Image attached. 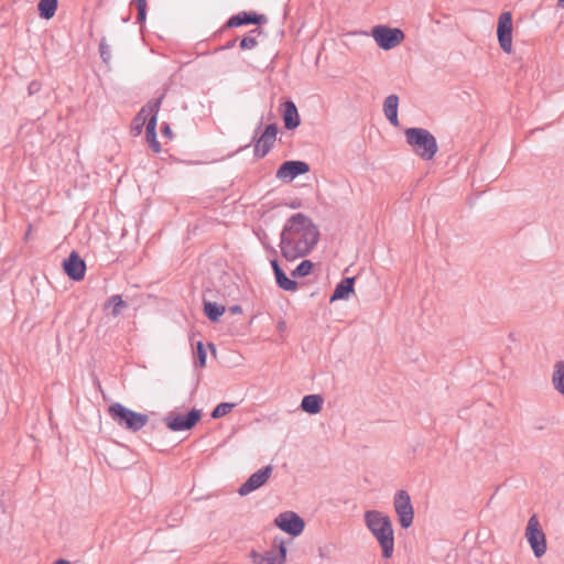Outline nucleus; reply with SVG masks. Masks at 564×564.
Wrapping results in <instances>:
<instances>
[{"mask_svg": "<svg viewBox=\"0 0 564 564\" xmlns=\"http://www.w3.org/2000/svg\"><path fill=\"white\" fill-rule=\"evenodd\" d=\"M237 41H238V37H235V39L228 41L225 45L220 46L218 50L219 51L230 50L236 45Z\"/></svg>", "mask_w": 564, "mask_h": 564, "instance_id": "f704fd0d", "label": "nucleus"}, {"mask_svg": "<svg viewBox=\"0 0 564 564\" xmlns=\"http://www.w3.org/2000/svg\"><path fill=\"white\" fill-rule=\"evenodd\" d=\"M263 33L260 26H257L250 30L239 42V46L241 50H253L259 44V36Z\"/></svg>", "mask_w": 564, "mask_h": 564, "instance_id": "4be33fe9", "label": "nucleus"}, {"mask_svg": "<svg viewBox=\"0 0 564 564\" xmlns=\"http://www.w3.org/2000/svg\"><path fill=\"white\" fill-rule=\"evenodd\" d=\"M271 267H272V270H273V273H275L276 271L279 270H282V268L280 267L279 262L276 259H273L271 260Z\"/></svg>", "mask_w": 564, "mask_h": 564, "instance_id": "e433bc0d", "label": "nucleus"}, {"mask_svg": "<svg viewBox=\"0 0 564 564\" xmlns=\"http://www.w3.org/2000/svg\"><path fill=\"white\" fill-rule=\"evenodd\" d=\"M235 403L221 402L219 403L212 412L213 419H219L226 414H228L234 408Z\"/></svg>", "mask_w": 564, "mask_h": 564, "instance_id": "c756f323", "label": "nucleus"}, {"mask_svg": "<svg viewBox=\"0 0 564 564\" xmlns=\"http://www.w3.org/2000/svg\"><path fill=\"white\" fill-rule=\"evenodd\" d=\"M196 355H197V360L195 361L196 366H198L200 368L205 367L207 354L204 348V344L202 341H198L196 345Z\"/></svg>", "mask_w": 564, "mask_h": 564, "instance_id": "2f4dec72", "label": "nucleus"}, {"mask_svg": "<svg viewBox=\"0 0 564 564\" xmlns=\"http://www.w3.org/2000/svg\"><path fill=\"white\" fill-rule=\"evenodd\" d=\"M271 251L275 254L276 253V250L274 248H270Z\"/></svg>", "mask_w": 564, "mask_h": 564, "instance_id": "37998d69", "label": "nucleus"}, {"mask_svg": "<svg viewBox=\"0 0 564 564\" xmlns=\"http://www.w3.org/2000/svg\"><path fill=\"white\" fill-rule=\"evenodd\" d=\"M355 278H344L335 288L330 302L348 299L349 294L354 292Z\"/></svg>", "mask_w": 564, "mask_h": 564, "instance_id": "6ab92c4d", "label": "nucleus"}, {"mask_svg": "<svg viewBox=\"0 0 564 564\" xmlns=\"http://www.w3.org/2000/svg\"><path fill=\"white\" fill-rule=\"evenodd\" d=\"M251 557L254 564H285L286 546L284 540L275 538L271 550L267 551L263 555L252 551Z\"/></svg>", "mask_w": 564, "mask_h": 564, "instance_id": "9d476101", "label": "nucleus"}, {"mask_svg": "<svg viewBox=\"0 0 564 564\" xmlns=\"http://www.w3.org/2000/svg\"><path fill=\"white\" fill-rule=\"evenodd\" d=\"M108 414L118 426L132 433L141 431L149 422L148 414L135 412L119 402L109 405Z\"/></svg>", "mask_w": 564, "mask_h": 564, "instance_id": "20e7f679", "label": "nucleus"}, {"mask_svg": "<svg viewBox=\"0 0 564 564\" xmlns=\"http://www.w3.org/2000/svg\"><path fill=\"white\" fill-rule=\"evenodd\" d=\"M314 263L310 260L301 261L296 268L291 272L293 278H304L312 272Z\"/></svg>", "mask_w": 564, "mask_h": 564, "instance_id": "cd10ccee", "label": "nucleus"}, {"mask_svg": "<svg viewBox=\"0 0 564 564\" xmlns=\"http://www.w3.org/2000/svg\"><path fill=\"white\" fill-rule=\"evenodd\" d=\"M163 132H164V133L170 132V127H169L167 124H166V126H165V128L163 129Z\"/></svg>", "mask_w": 564, "mask_h": 564, "instance_id": "79ce46f5", "label": "nucleus"}, {"mask_svg": "<svg viewBox=\"0 0 564 564\" xmlns=\"http://www.w3.org/2000/svg\"><path fill=\"white\" fill-rule=\"evenodd\" d=\"M99 54L102 62L107 65L110 64L111 61V53H110V46L108 45L106 37H102L99 43Z\"/></svg>", "mask_w": 564, "mask_h": 564, "instance_id": "7c9ffc66", "label": "nucleus"}, {"mask_svg": "<svg viewBox=\"0 0 564 564\" xmlns=\"http://www.w3.org/2000/svg\"><path fill=\"white\" fill-rule=\"evenodd\" d=\"M261 127H262V120L259 122V124L254 131L253 138H252V141L254 143L253 144L254 145L253 147V155L256 159H262L271 151V149L274 145V142L276 140V134H278L276 124L270 123L265 127L263 132L260 135H258Z\"/></svg>", "mask_w": 564, "mask_h": 564, "instance_id": "39448f33", "label": "nucleus"}, {"mask_svg": "<svg viewBox=\"0 0 564 564\" xmlns=\"http://www.w3.org/2000/svg\"><path fill=\"white\" fill-rule=\"evenodd\" d=\"M273 467L271 465H267L252 475L239 487L238 494L240 496H247L250 492L259 489L261 486H263L267 480L272 475Z\"/></svg>", "mask_w": 564, "mask_h": 564, "instance_id": "4468645a", "label": "nucleus"}, {"mask_svg": "<svg viewBox=\"0 0 564 564\" xmlns=\"http://www.w3.org/2000/svg\"><path fill=\"white\" fill-rule=\"evenodd\" d=\"M497 37L501 50L510 54L512 52V14L502 12L498 19Z\"/></svg>", "mask_w": 564, "mask_h": 564, "instance_id": "f8f14e48", "label": "nucleus"}, {"mask_svg": "<svg viewBox=\"0 0 564 564\" xmlns=\"http://www.w3.org/2000/svg\"><path fill=\"white\" fill-rule=\"evenodd\" d=\"M319 240L318 227L303 213L292 215L280 235V250L288 261L306 257Z\"/></svg>", "mask_w": 564, "mask_h": 564, "instance_id": "f257e3e1", "label": "nucleus"}, {"mask_svg": "<svg viewBox=\"0 0 564 564\" xmlns=\"http://www.w3.org/2000/svg\"><path fill=\"white\" fill-rule=\"evenodd\" d=\"M553 388L562 395H564V361L560 360L554 364L552 373Z\"/></svg>", "mask_w": 564, "mask_h": 564, "instance_id": "5701e85b", "label": "nucleus"}, {"mask_svg": "<svg viewBox=\"0 0 564 564\" xmlns=\"http://www.w3.org/2000/svg\"><path fill=\"white\" fill-rule=\"evenodd\" d=\"M398 106H399V97L397 95L392 94V95H389L388 97H386V99L383 101L384 116L397 113Z\"/></svg>", "mask_w": 564, "mask_h": 564, "instance_id": "c85d7f7f", "label": "nucleus"}, {"mask_svg": "<svg viewBox=\"0 0 564 564\" xmlns=\"http://www.w3.org/2000/svg\"><path fill=\"white\" fill-rule=\"evenodd\" d=\"M404 135L412 151L424 161L432 160L438 151L435 137L424 128H408Z\"/></svg>", "mask_w": 564, "mask_h": 564, "instance_id": "7ed1b4c3", "label": "nucleus"}, {"mask_svg": "<svg viewBox=\"0 0 564 564\" xmlns=\"http://www.w3.org/2000/svg\"><path fill=\"white\" fill-rule=\"evenodd\" d=\"M229 312L231 314H240L242 312V308L240 305H232L229 307Z\"/></svg>", "mask_w": 564, "mask_h": 564, "instance_id": "4c0bfd02", "label": "nucleus"}, {"mask_svg": "<svg viewBox=\"0 0 564 564\" xmlns=\"http://www.w3.org/2000/svg\"><path fill=\"white\" fill-rule=\"evenodd\" d=\"M386 118L388 119V121L394 126V127H398L399 126V119H398V112L397 113H392V115H387Z\"/></svg>", "mask_w": 564, "mask_h": 564, "instance_id": "c9c22d12", "label": "nucleus"}, {"mask_svg": "<svg viewBox=\"0 0 564 564\" xmlns=\"http://www.w3.org/2000/svg\"><path fill=\"white\" fill-rule=\"evenodd\" d=\"M393 507L401 528L408 529L413 523L414 510L408 491L401 489L394 495Z\"/></svg>", "mask_w": 564, "mask_h": 564, "instance_id": "6e6552de", "label": "nucleus"}, {"mask_svg": "<svg viewBox=\"0 0 564 564\" xmlns=\"http://www.w3.org/2000/svg\"><path fill=\"white\" fill-rule=\"evenodd\" d=\"M371 35L376 41L377 45L389 51L401 44L405 37L404 32L398 28H390L387 25H375L371 29Z\"/></svg>", "mask_w": 564, "mask_h": 564, "instance_id": "423d86ee", "label": "nucleus"}, {"mask_svg": "<svg viewBox=\"0 0 564 564\" xmlns=\"http://www.w3.org/2000/svg\"><path fill=\"white\" fill-rule=\"evenodd\" d=\"M557 6L560 8H564V0H557Z\"/></svg>", "mask_w": 564, "mask_h": 564, "instance_id": "a19ab883", "label": "nucleus"}, {"mask_svg": "<svg viewBox=\"0 0 564 564\" xmlns=\"http://www.w3.org/2000/svg\"><path fill=\"white\" fill-rule=\"evenodd\" d=\"M324 399L319 394H307L302 399L301 409L308 414L321 412Z\"/></svg>", "mask_w": 564, "mask_h": 564, "instance_id": "412c9836", "label": "nucleus"}, {"mask_svg": "<svg viewBox=\"0 0 564 564\" xmlns=\"http://www.w3.org/2000/svg\"><path fill=\"white\" fill-rule=\"evenodd\" d=\"M63 270L70 280L80 281L85 276L86 263L76 251H72L63 261Z\"/></svg>", "mask_w": 564, "mask_h": 564, "instance_id": "dca6fc26", "label": "nucleus"}, {"mask_svg": "<svg viewBox=\"0 0 564 564\" xmlns=\"http://www.w3.org/2000/svg\"><path fill=\"white\" fill-rule=\"evenodd\" d=\"M163 100V96L151 99L148 101L141 110L135 115L131 122V133L137 137L141 134L143 127L148 123V120L151 116H155L158 119V112L160 110L161 104Z\"/></svg>", "mask_w": 564, "mask_h": 564, "instance_id": "9b49d317", "label": "nucleus"}, {"mask_svg": "<svg viewBox=\"0 0 564 564\" xmlns=\"http://www.w3.org/2000/svg\"><path fill=\"white\" fill-rule=\"evenodd\" d=\"M53 564H70V562L64 558H59L55 561Z\"/></svg>", "mask_w": 564, "mask_h": 564, "instance_id": "ea45409f", "label": "nucleus"}, {"mask_svg": "<svg viewBox=\"0 0 564 564\" xmlns=\"http://www.w3.org/2000/svg\"><path fill=\"white\" fill-rule=\"evenodd\" d=\"M274 523L279 529L292 536L300 535L305 528L304 520L293 511L280 513L275 518Z\"/></svg>", "mask_w": 564, "mask_h": 564, "instance_id": "ddd939ff", "label": "nucleus"}, {"mask_svg": "<svg viewBox=\"0 0 564 564\" xmlns=\"http://www.w3.org/2000/svg\"><path fill=\"white\" fill-rule=\"evenodd\" d=\"M40 88H41V84L36 80H33L29 84V87H28L29 94L33 95V94L37 93L40 90Z\"/></svg>", "mask_w": 564, "mask_h": 564, "instance_id": "473e14b6", "label": "nucleus"}, {"mask_svg": "<svg viewBox=\"0 0 564 564\" xmlns=\"http://www.w3.org/2000/svg\"><path fill=\"white\" fill-rule=\"evenodd\" d=\"M282 107V118L285 129H296L301 124V119L296 105L292 100H286L285 102H283Z\"/></svg>", "mask_w": 564, "mask_h": 564, "instance_id": "a211bd4d", "label": "nucleus"}, {"mask_svg": "<svg viewBox=\"0 0 564 564\" xmlns=\"http://www.w3.org/2000/svg\"><path fill=\"white\" fill-rule=\"evenodd\" d=\"M147 19V8H140L137 14V23H144Z\"/></svg>", "mask_w": 564, "mask_h": 564, "instance_id": "72a5a7b5", "label": "nucleus"}, {"mask_svg": "<svg viewBox=\"0 0 564 564\" xmlns=\"http://www.w3.org/2000/svg\"><path fill=\"white\" fill-rule=\"evenodd\" d=\"M276 284L284 291H295L297 289V282L286 276L283 270H279L274 273Z\"/></svg>", "mask_w": 564, "mask_h": 564, "instance_id": "a878e982", "label": "nucleus"}, {"mask_svg": "<svg viewBox=\"0 0 564 564\" xmlns=\"http://www.w3.org/2000/svg\"><path fill=\"white\" fill-rule=\"evenodd\" d=\"M156 122L158 119L155 116H151L148 120L147 128H145V137L147 141L149 143V147L154 153L161 152V143L158 141L156 138Z\"/></svg>", "mask_w": 564, "mask_h": 564, "instance_id": "aec40b11", "label": "nucleus"}, {"mask_svg": "<svg viewBox=\"0 0 564 564\" xmlns=\"http://www.w3.org/2000/svg\"><path fill=\"white\" fill-rule=\"evenodd\" d=\"M268 21V18L264 14H258L256 12H240L235 14L228 19L225 23V29L238 28L245 24H256L261 25Z\"/></svg>", "mask_w": 564, "mask_h": 564, "instance_id": "f3484780", "label": "nucleus"}, {"mask_svg": "<svg viewBox=\"0 0 564 564\" xmlns=\"http://www.w3.org/2000/svg\"><path fill=\"white\" fill-rule=\"evenodd\" d=\"M367 529L377 539L382 550V556L390 558L394 551V534L391 519L378 510H368L364 514Z\"/></svg>", "mask_w": 564, "mask_h": 564, "instance_id": "f03ea898", "label": "nucleus"}, {"mask_svg": "<svg viewBox=\"0 0 564 564\" xmlns=\"http://www.w3.org/2000/svg\"><path fill=\"white\" fill-rule=\"evenodd\" d=\"M202 413L197 409H192L186 414H167L163 421L173 432L188 431L193 429L200 420Z\"/></svg>", "mask_w": 564, "mask_h": 564, "instance_id": "1a4fd4ad", "label": "nucleus"}, {"mask_svg": "<svg viewBox=\"0 0 564 564\" xmlns=\"http://www.w3.org/2000/svg\"><path fill=\"white\" fill-rule=\"evenodd\" d=\"M137 4V10H140V8H147L148 3L147 0H133Z\"/></svg>", "mask_w": 564, "mask_h": 564, "instance_id": "58836bf2", "label": "nucleus"}, {"mask_svg": "<svg viewBox=\"0 0 564 564\" xmlns=\"http://www.w3.org/2000/svg\"><path fill=\"white\" fill-rule=\"evenodd\" d=\"M204 313L212 322H218L225 313V306L215 302L204 301Z\"/></svg>", "mask_w": 564, "mask_h": 564, "instance_id": "393cba45", "label": "nucleus"}, {"mask_svg": "<svg viewBox=\"0 0 564 564\" xmlns=\"http://www.w3.org/2000/svg\"><path fill=\"white\" fill-rule=\"evenodd\" d=\"M525 538L535 557L540 558L546 552V538L535 516H532L527 524Z\"/></svg>", "mask_w": 564, "mask_h": 564, "instance_id": "0eeeda50", "label": "nucleus"}, {"mask_svg": "<svg viewBox=\"0 0 564 564\" xmlns=\"http://www.w3.org/2000/svg\"><path fill=\"white\" fill-rule=\"evenodd\" d=\"M307 172H310L308 163L304 161H285L279 166L275 176L284 182H292L297 176Z\"/></svg>", "mask_w": 564, "mask_h": 564, "instance_id": "2eb2a0df", "label": "nucleus"}, {"mask_svg": "<svg viewBox=\"0 0 564 564\" xmlns=\"http://www.w3.org/2000/svg\"><path fill=\"white\" fill-rule=\"evenodd\" d=\"M58 0H40L37 4L39 14L42 19L50 20L54 17Z\"/></svg>", "mask_w": 564, "mask_h": 564, "instance_id": "b1692460", "label": "nucleus"}, {"mask_svg": "<svg viewBox=\"0 0 564 564\" xmlns=\"http://www.w3.org/2000/svg\"><path fill=\"white\" fill-rule=\"evenodd\" d=\"M109 306H112L111 315L116 317L121 313L122 308L127 307V303L122 300L121 295L115 294L107 300L104 308L107 310Z\"/></svg>", "mask_w": 564, "mask_h": 564, "instance_id": "bb28decb", "label": "nucleus"}]
</instances>
